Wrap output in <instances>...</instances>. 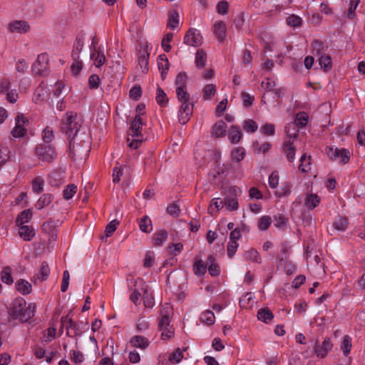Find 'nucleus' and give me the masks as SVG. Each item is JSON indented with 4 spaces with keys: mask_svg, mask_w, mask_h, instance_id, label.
Segmentation results:
<instances>
[{
    "mask_svg": "<svg viewBox=\"0 0 365 365\" xmlns=\"http://www.w3.org/2000/svg\"><path fill=\"white\" fill-rule=\"evenodd\" d=\"M36 305L30 303L26 307V302L22 297L14 299L10 304L9 313L10 316L21 322H26L31 319L35 314Z\"/></svg>",
    "mask_w": 365,
    "mask_h": 365,
    "instance_id": "1",
    "label": "nucleus"
},
{
    "mask_svg": "<svg viewBox=\"0 0 365 365\" xmlns=\"http://www.w3.org/2000/svg\"><path fill=\"white\" fill-rule=\"evenodd\" d=\"M143 125V122L140 115H135V118L131 122L129 136L127 139L128 146L130 148L136 149L139 147L143 141V137L141 133V130Z\"/></svg>",
    "mask_w": 365,
    "mask_h": 365,
    "instance_id": "2",
    "label": "nucleus"
},
{
    "mask_svg": "<svg viewBox=\"0 0 365 365\" xmlns=\"http://www.w3.org/2000/svg\"><path fill=\"white\" fill-rule=\"evenodd\" d=\"M81 126V124L77 119L76 113L73 111L66 113L61 121V129L66 134L68 139H73L78 133Z\"/></svg>",
    "mask_w": 365,
    "mask_h": 365,
    "instance_id": "3",
    "label": "nucleus"
},
{
    "mask_svg": "<svg viewBox=\"0 0 365 365\" xmlns=\"http://www.w3.org/2000/svg\"><path fill=\"white\" fill-rule=\"evenodd\" d=\"M35 153L38 160L51 163L56 158L54 147L49 144H39L36 147Z\"/></svg>",
    "mask_w": 365,
    "mask_h": 365,
    "instance_id": "4",
    "label": "nucleus"
},
{
    "mask_svg": "<svg viewBox=\"0 0 365 365\" xmlns=\"http://www.w3.org/2000/svg\"><path fill=\"white\" fill-rule=\"evenodd\" d=\"M48 56L46 53H41L38 56L36 60L32 65V72L34 75L46 76L48 71Z\"/></svg>",
    "mask_w": 365,
    "mask_h": 365,
    "instance_id": "5",
    "label": "nucleus"
},
{
    "mask_svg": "<svg viewBox=\"0 0 365 365\" xmlns=\"http://www.w3.org/2000/svg\"><path fill=\"white\" fill-rule=\"evenodd\" d=\"M326 153L331 160L339 161L341 164H346L349 160V152L345 148L329 147L327 148Z\"/></svg>",
    "mask_w": 365,
    "mask_h": 365,
    "instance_id": "6",
    "label": "nucleus"
},
{
    "mask_svg": "<svg viewBox=\"0 0 365 365\" xmlns=\"http://www.w3.org/2000/svg\"><path fill=\"white\" fill-rule=\"evenodd\" d=\"M333 348V343L329 337H325L322 344H319L318 340L314 346V351L318 358L324 359L327 355L328 352Z\"/></svg>",
    "mask_w": 365,
    "mask_h": 365,
    "instance_id": "7",
    "label": "nucleus"
},
{
    "mask_svg": "<svg viewBox=\"0 0 365 365\" xmlns=\"http://www.w3.org/2000/svg\"><path fill=\"white\" fill-rule=\"evenodd\" d=\"M16 126L12 130L11 134L14 138H21L26 133L25 125L29 123V120L22 113L16 115Z\"/></svg>",
    "mask_w": 365,
    "mask_h": 365,
    "instance_id": "8",
    "label": "nucleus"
},
{
    "mask_svg": "<svg viewBox=\"0 0 365 365\" xmlns=\"http://www.w3.org/2000/svg\"><path fill=\"white\" fill-rule=\"evenodd\" d=\"M184 43L190 46H200L202 43V36L196 29H190L184 37Z\"/></svg>",
    "mask_w": 365,
    "mask_h": 365,
    "instance_id": "9",
    "label": "nucleus"
},
{
    "mask_svg": "<svg viewBox=\"0 0 365 365\" xmlns=\"http://www.w3.org/2000/svg\"><path fill=\"white\" fill-rule=\"evenodd\" d=\"M181 106L178 110V121L185 125L190 120L192 114L193 104L189 101L180 102Z\"/></svg>",
    "mask_w": 365,
    "mask_h": 365,
    "instance_id": "10",
    "label": "nucleus"
},
{
    "mask_svg": "<svg viewBox=\"0 0 365 365\" xmlns=\"http://www.w3.org/2000/svg\"><path fill=\"white\" fill-rule=\"evenodd\" d=\"M160 319L158 322L159 329L171 327L170 319L173 315V309L169 304L164 305L160 309Z\"/></svg>",
    "mask_w": 365,
    "mask_h": 365,
    "instance_id": "11",
    "label": "nucleus"
},
{
    "mask_svg": "<svg viewBox=\"0 0 365 365\" xmlns=\"http://www.w3.org/2000/svg\"><path fill=\"white\" fill-rule=\"evenodd\" d=\"M85 37L86 34L83 31L79 32L76 36L71 54L73 60H78L80 58V53L84 46Z\"/></svg>",
    "mask_w": 365,
    "mask_h": 365,
    "instance_id": "12",
    "label": "nucleus"
},
{
    "mask_svg": "<svg viewBox=\"0 0 365 365\" xmlns=\"http://www.w3.org/2000/svg\"><path fill=\"white\" fill-rule=\"evenodd\" d=\"M129 344L132 347L144 350L149 346L150 341L145 336L135 335L130 339Z\"/></svg>",
    "mask_w": 365,
    "mask_h": 365,
    "instance_id": "13",
    "label": "nucleus"
},
{
    "mask_svg": "<svg viewBox=\"0 0 365 365\" xmlns=\"http://www.w3.org/2000/svg\"><path fill=\"white\" fill-rule=\"evenodd\" d=\"M293 142L291 140H284L282 152L285 155L287 160L290 163L293 162L295 159L296 148L293 146Z\"/></svg>",
    "mask_w": 365,
    "mask_h": 365,
    "instance_id": "14",
    "label": "nucleus"
},
{
    "mask_svg": "<svg viewBox=\"0 0 365 365\" xmlns=\"http://www.w3.org/2000/svg\"><path fill=\"white\" fill-rule=\"evenodd\" d=\"M61 324L62 326L66 327V334L68 336H72L73 335H78L79 334L77 324L71 319H69L68 316L61 318Z\"/></svg>",
    "mask_w": 365,
    "mask_h": 365,
    "instance_id": "15",
    "label": "nucleus"
},
{
    "mask_svg": "<svg viewBox=\"0 0 365 365\" xmlns=\"http://www.w3.org/2000/svg\"><path fill=\"white\" fill-rule=\"evenodd\" d=\"M90 57L94 61V65L96 68L101 67L106 61L103 48L101 46H98L96 51H91Z\"/></svg>",
    "mask_w": 365,
    "mask_h": 365,
    "instance_id": "16",
    "label": "nucleus"
},
{
    "mask_svg": "<svg viewBox=\"0 0 365 365\" xmlns=\"http://www.w3.org/2000/svg\"><path fill=\"white\" fill-rule=\"evenodd\" d=\"M226 31V24L223 21H219L215 23L213 32L219 42L222 43L225 40Z\"/></svg>",
    "mask_w": 365,
    "mask_h": 365,
    "instance_id": "17",
    "label": "nucleus"
},
{
    "mask_svg": "<svg viewBox=\"0 0 365 365\" xmlns=\"http://www.w3.org/2000/svg\"><path fill=\"white\" fill-rule=\"evenodd\" d=\"M290 253V246L287 241L280 244V252L277 255L276 258L279 265H282V262L288 259Z\"/></svg>",
    "mask_w": 365,
    "mask_h": 365,
    "instance_id": "18",
    "label": "nucleus"
},
{
    "mask_svg": "<svg viewBox=\"0 0 365 365\" xmlns=\"http://www.w3.org/2000/svg\"><path fill=\"white\" fill-rule=\"evenodd\" d=\"M227 133V125L223 120H218L212 128V135L215 138L225 136Z\"/></svg>",
    "mask_w": 365,
    "mask_h": 365,
    "instance_id": "19",
    "label": "nucleus"
},
{
    "mask_svg": "<svg viewBox=\"0 0 365 365\" xmlns=\"http://www.w3.org/2000/svg\"><path fill=\"white\" fill-rule=\"evenodd\" d=\"M19 236L25 241H30L35 235L34 229L28 225H20L19 226Z\"/></svg>",
    "mask_w": 365,
    "mask_h": 365,
    "instance_id": "20",
    "label": "nucleus"
},
{
    "mask_svg": "<svg viewBox=\"0 0 365 365\" xmlns=\"http://www.w3.org/2000/svg\"><path fill=\"white\" fill-rule=\"evenodd\" d=\"M242 137L240 128L237 125H232L228 131V138L232 144H237Z\"/></svg>",
    "mask_w": 365,
    "mask_h": 365,
    "instance_id": "21",
    "label": "nucleus"
},
{
    "mask_svg": "<svg viewBox=\"0 0 365 365\" xmlns=\"http://www.w3.org/2000/svg\"><path fill=\"white\" fill-rule=\"evenodd\" d=\"M348 225L349 220L346 217L338 215L335 217L332 226L336 230L344 232L347 229Z\"/></svg>",
    "mask_w": 365,
    "mask_h": 365,
    "instance_id": "22",
    "label": "nucleus"
},
{
    "mask_svg": "<svg viewBox=\"0 0 365 365\" xmlns=\"http://www.w3.org/2000/svg\"><path fill=\"white\" fill-rule=\"evenodd\" d=\"M16 289L23 295L29 294L32 290L31 284L26 279H21L16 282Z\"/></svg>",
    "mask_w": 365,
    "mask_h": 365,
    "instance_id": "23",
    "label": "nucleus"
},
{
    "mask_svg": "<svg viewBox=\"0 0 365 365\" xmlns=\"http://www.w3.org/2000/svg\"><path fill=\"white\" fill-rule=\"evenodd\" d=\"M158 69L161 71V78H165V76L169 69V61L165 54H160L158 59Z\"/></svg>",
    "mask_w": 365,
    "mask_h": 365,
    "instance_id": "24",
    "label": "nucleus"
},
{
    "mask_svg": "<svg viewBox=\"0 0 365 365\" xmlns=\"http://www.w3.org/2000/svg\"><path fill=\"white\" fill-rule=\"evenodd\" d=\"M11 32H26L29 29V24L24 21H16L11 23L9 26Z\"/></svg>",
    "mask_w": 365,
    "mask_h": 365,
    "instance_id": "25",
    "label": "nucleus"
},
{
    "mask_svg": "<svg viewBox=\"0 0 365 365\" xmlns=\"http://www.w3.org/2000/svg\"><path fill=\"white\" fill-rule=\"evenodd\" d=\"M53 195L50 193L43 194L35 204L37 210H42L44 207L49 205L53 200Z\"/></svg>",
    "mask_w": 365,
    "mask_h": 365,
    "instance_id": "26",
    "label": "nucleus"
},
{
    "mask_svg": "<svg viewBox=\"0 0 365 365\" xmlns=\"http://www.w3.org/2000/svg\"><path fill=\"white\" fill-rule=\"evenodd\" d=\"M257 318L264 323L269 324L273 319L274 315L269 308L264 307L258 310Z\"/></svg>",
    "mask_w": 365,
    "mask_h": 365,
    "instance_id": "27",
    "label": "nucleus"
},
{
    "mask_svg": "<svg viewBox=\"0 0 365 365\" xmlns=\"http://www.w3.org/2000/svg\"><path fill=\"white\" fill-rule=\"evenodd\" d=\"M244 257L246 260H249L252 262L258 264L262 262L259 253L256 249L254 248H250L249 250H246L244 253Z\"/></svg>",
    "mask_w": 365,
    "mask_h": 365,
    "instance_id": "28",
    "label": "nucleus"
},
{
    "mask_svg": "<svg viewBox=\"0 0 365 365\" xmlns=\"http://www.w3.org/2000/svg\"><path fill=\"white\" fill-rule=\"evenodd\" d=\"M320 202V197L317 194H309L304 200V205L309 210L314 209Z\"/></svg>",
    "mask_w": 365,
    "mask_h": 365,
    "instance_id": "29",
    "label": "nucleus"
},
{
    "mask_svg": "<svg viewBox=\"0 0 365 365\" xmlns=\"http://www.w3.org/2000/svg\"><path fill=\"white\" fill-rule=\"evenodd\" d=\"M168 232L165 230L162 229L157 231L153 235L155 245L162 246L168 240Z\"/></svg>",
    "mask_w": 365,
    "mask_h": 365,
    "instance_id": "30",
    "label": "nucleus"
},
{
    "mask_svg": "<svg viewBox=\"0 0 365 365\" xmlns=\"http://www.w3.org/2000/svg\"><path fill=\"white\" fill-rule=\"evenodd\" d=\"M292 184L290 182H284L282 183L279 190L275 192V195L277 197H286L292 192Z\"/></svg>",
    "mask_w": 365,
    "mask_h": 365,
    "instance_id": "31",
    "label": "nucleus"
},
{
    "mask_svg": "<svg viewBox=\"0 0 365 365\" xmlns=\"http://www.w3.org/2000/svg\"><path fill=\"white\" fill-rule=\"evenodd\" d=\"M33 212L30 209L23 210L16 218V225L20 226L28 222L32 217Z\"/></svg>",
    "mask_w": 365,
    "mask_h": 365,
    "instance_id": "32",
    "label": "nucleus"
},
{
    "mask_svg": "<svg viewBox=\"0 0 365 365\" xmlns=\"http://www.w3.org/2000/svg\"><path fill=\"white\" fill-rule=\"evenodd\" d=\"M319 63L324 71H329L332 68L331 58L329 55H322L319 58Z\"/></svg>",
    "mask_w": 365,
    "mask_h": 365,
    "instance_id": "33",
    "label": "nucleus"
},
{
    "mask_svg": "<svg viewBox=\"0 0 365 365\" xmlns=\"http://www.w3.org/2000/svg\"><path fill=\"white\" fill-rule=\"evenodd\" d=\"M207 62V54L202 49H199L195 54V63L196 66L201 69L204 68Z\"/></svg>",
    "mask_w": 365,
    "mask_h": 365,
    "instance_id": "34",
    "label": "nucleus"
},
{
    "mask_svg": "<svg viewBox=\"0 0 365 365\" xmlns=\"http://www.w3.org/2000/svg\"><path fill=\"white\" fill-rule=\"evenodd\" d=\"M140 230L145 232L149 233L152 231V222L148 216H143L139 221Z\"/></svg>",
    "mask_w": 365,
    "mask_h": 365,
    "instance_id": "35",
    "label": "nucleus"
},
{
    "mask_svg": "<svg viewBox=\"0 0 365 365\" xmlns=\"http://www.w3.org/2000/svg\"><path fill=\"white\" fill-rule=\"evenodd\" d=\"M288 223V218L282 214L274 216V226L277 229H284Z\"/></svg>",
    "mask_w": 365,
    "mask_h": 365,
    "instance_id": "36",
    "label": "nucleus"
},
{
    "mask_svg": "<svg viewBox=\"0 0 365 365\" xmlns=\"http://www.w3.org/2000/svg\"><path fill=\"white\" fill-rule=\"evenodd\" d=\"M223 201L224 205L230 211L237 210L239 207L238 201L235 197L227 195Z\"/></svg>",
    "mask_w": 365,
    "mask_h": 365,
    "instance_id": "37",
    "label": "nucleus"
},
{
    "mask_svg": "<svg viewBox=\"0 0 365 365\" xmlns=\"http://www.w3.org/2000/svg\"><path fill=\"white\" fill-rule=\"evenodd\" d=\"M207 266L201 259L196 260L193 264V272L197 276H202L206 272Z\"/></svg>",
    "mask_w": 365,
    "mask_h": 365,
    "instance_id": "38",
    "label": "nucleus"
},
{
    "mask_svg": "<svg viewBox=\"0 0 365 365\" xmlns=\"http://www.w3.org/2000/svg\"><path fill=\"white\" fill-rule=\"evenodd\" d=\"M155 99L158 104L161 107L165 106L168 101L166 93L160 86L157 88Z\"/></svg>",
    "mask_w": 365,
    "mask_h": 365,
    "instance_id": "39",
    "label": "nucleus"
},
{
    "mask_svg": "<svg viewBox=\"0 0 365 365\" xmlns=\"http://www.w3.org/2000/svg\"><path fill=\"white\" fill-rule=\"evenodd\" d=\"M207 263L210 264L208 267L209 273L212 277L219 275L220 273V267L215 263V258L212 255L207 257Z\"/></svg>",
    "mask_w": 365,
    "mask_h": 365,
    "instance_id": "40",
    "label": "nucleus"
},
{
    "mask_svg": "<svg viewBox=\"0 0 365 365\" xmlns=\"http://www.w3.org/2000/svg\"><path fill=\"white\" fill-rule=\"evenodd\" d=\"M50 274V268L48 264L46 262L41 263V269L37 274V278L41 281L43 282L47 279Z\"/></svg>",
    "mask_w": 365,
    "mask_h": 365,
    "instance_id": "41",
    "label": "nucleus"
},
{
    "mask_svg": "<svg viewBox=\"0 0 365 365\" xmlns=\"http://www.w3.org/2000/svg\"><path fill=\"white\" fill-rule=\"evenodd\" d=\"M1 281L7 284H11L14 282L11 276V268L9 266L4 267L1 274Z\"/></svg>",
    "mask_w": 365,
    "mask_h": 365,
    "instance_id": "42",
    "label": "nucleus"
},
{
    "mask_svg": "<svg viewBox=\"0 0 365 365\" xmlns=\"http://www.w3.org/2000/svg\"><path fill=\"white\" fill-rule=\"evenodd\" d=\"M310 156H307L306 154H303L300 158V164L299 165V170L303 173H307L311 170L310 167Z\"/></svg>",
    "mask_w": 365,
    "mask_h": 365,
    "instance_id": "43",
    "label": "nucleus"
},
{
    "mask_svg": "<svg viewBox=\"0 0 365 365\" xmlns=\"http://www.w3.org/2000/svg\"><path fill=\"white\" fill-rule=\"evenodd\" d=\"M245 150L242 147L234 148L231 153L232 159L236 162L242 161L245 155Z\"/></svg>",
    "mask_w": 365,
    "mask_h": 365,
    "instance_id": "44",
    "label": "nucleus"
},
{
    "mask_svg": "<svg viewBox=\"0 0 365 365\" xmlns=\"http://www.w3.org/2000/svg\"><path fill=\"white\" fill-rule=\"evenodd\" d=\"M351 346V338L349 335H345L341 345V349L345 356L350 353Z\"/></svg>",
    "mask_w": 365,
    "mask_h": 365,
    "instance_id": "45",
    "label": "nucleus"
},
{
    "mask_svg": "<svg viewBox=\"0 0 365 365\" xmlns=\"http://www.w3.org/2000/svg\"><path fill=\"white\" fill-rule=\"evenodd\" d=\"M214 313L210 310H206L202 313L200 316V321L208 325H212L215 323Z\"/></svg>",
    "mask_w": 365,
    "mask_h": 365,
    "instance_id": "46",
    "label": "nucleus"
},
{
    "mask_svg": "<svg viewBox=\"0 0 365 365\" xmlns=\"http://www.w3.org/2000/svg\"><path fill=\"white\" fill-rule=\"evenodd\" d=\"M202 93L203 98L205 100H210L216 93V86L214 84H207L204 87Z\"/></svg>",
    "mask_w": 365,
    "mask_h": 365,
    "instance_id": "47",
    "label": "nucleus"
},
{
    "mask_svg": "<svg viewBox=\"0 0 365 365\" xmlns=\"http://www.w3.org/2000/svg\"><path fill=\"white\" fill-rule=\"evenodd\" d=\"M44 180L41 177H36L32 181V189L34 192L40 193L43 190Z\"/></svg>",
    "mask_w": 365,
    "mask_h": 365,
    "instance_id": "48",
    "label": "nucleus"
},
{
    "mask_svg": "<svg viewBox=\"0 0 365 365\" xmlns=\"http://www.w3.org/2000/svg\"><path fill=\"white\" fill-rule=\"evenodd\" d=\"M77 192V186L74 184L68 185L63 191V196L65 200L71 199Z\"/></svg>",
    "mask_w": 365,
    "mask_h": 365,
    "instance_id": "49",
    "label": "nucleus"
},
{
    "mask_svg": "<svg viewBox=\"0 0 365 365\" xmlns=\"http://www.w3.org/2000/svg\"><path fill=\"white\" fill-rule=\"evenodd\" d=\"M179 15L178 13L175 11H172L169 14L168 27L171 29H175L178 26L179 24Z\"/></svg>",
    "mask_w": 365,
    "mask_h": 365,
    "instance_id": "50",
    "label": "nucleus"
},
{
    "mask_svg": "<svg viewBox=\"0 0 365 365\" xmlns=\"http://www.w3.org/2000/svg\"><path fill=\"white\" fill-rule=\"evenodd\" d=\"M272 223V218L270 216L264 215L261 217L258 222V228L260 230H267Z\"/></svg>",
    "mask_w": 365,
    "mask_h": 365,
    "instance_id": "51",
    "label": "nucleus"
},
{
    "mask_svg": "<svg viewBox=\"0 0 365 365\" xmlns=\"http://www.w3.org/2000/svg\"><path fill=\"white\" fill-rule=\"evenodd\" d=\"M308 121V115L304 112H300L297 114L296 118L294 119V125L304 127L307 125Z\"/></svg>",
    "mask_w": 365,
    "mask_h": 365,
    "instance_id": "52",
    "label": "nucleus"
},
{
    "mask_svg": "<svg viewBox=\"0 0 365 365\" xmlns=\"http://www.w3.org/2000/svg\"><path fill=\"white\" fill-rule=\"evenodd\" d=\"M187 75L185 72H180L175 78L177 88H186Z\"/></svg>",
    "mask_w": 365,
    "mask_h": 365,
    "instance_id": "53",
    "label": "nucleus"
},
{
    "mask_svg": "<svg viewBox=\"0 0 365 365\" xmlns=\"http://www.w3.org/2000/svg\"><path fill=\"white\" fill-rule=\"evenodd\" d=\"M243 129L247 132L255 133L258 125L256 122L252 119L245 120L242 125Z\"/></svg>",
    "mask_w": 365,
    "mask_h": 365,
    "instance_id": "54",
    "label": "nucleus"
},
{
    "mask_svg": "<svg viewBox=\"0 0 365 365\" xmlns=\"http://www.w3.org/2000/svg\"><path fill=\"white\" fill-rule=\"evenodd\" d=\"M313 54L319 56L324 50V43L319 40H314L312 43Z\"/></svg>",
    "mask_w": 365,
    "mask_h": 365,
    "instance_id": "55",
    "label": "nucleus"
},
{
    "mask_svg": "<svg viewBox=\"0 0 365 365\" xmlns=\"http://www.w3.org/2000/svg\"><path fill=\"white\" fill-rule=\"evenodd\" d=\"M176 95L180 102L189 101L190 100V94L186 88H176Z\"/></svg>",
    "mask_w": 365,
    "mask_h": 365,
    "instance_id": "56",
    "label": "nucleus"
},
{
    "mask_svg": "<svg viewBox=\"0 0 365 365\" xmlns=\"http://www.w3.org/2000/svg\"><path fill=\"white\" fill-rule=\"evenodd\" d=\"M119 225V221L117 220H113L110 222L106 227L105 234L106 237H110L117 229V226Z\"/></svg>",
    "mask_w": 365,
    "mask_h": 365,
    "instance_id": "57",
    "label": "nucleus"
},
{
    "mask_svg": "<svg viewBox=\"0 0 365 365\" xmlns=\"http://www.w3.org/2000/svg\"><path fill=\"white\" fill-rule=\"evenodd\" d=\"M173 36L172 33H168L163 38L161 46L165 52H169L171 49V46L169 43L172 41Z\"/></svg>",
    "mask_w": 365,
    "mask_h": 365,
    "instance_id": "58",
    "label": "nucleus"
},
{
    "mask_svg": "<svg viewBox=\"0 0 365 365\" xmlns=\"http://www.w3.org/2000/svg\"><path fill=\"white\" fill-rule=\"evenodd\" d=\"M361 0H350L349 8L347 12V17L350 19L355 16L356 9L359 4Z\"/></svg>",
    "mask_w": 365,
    "mask_h": 365,
    "instance_id": "59",
    "label": "nucleus"
},
{
    "mask_svg": "<svg viewBox=\"0 0 365 365\" xmlns=\"http://www.w3.org/2000/svg\"><path fill=\"white\" fill-rule=\"evenodd\" d=\"M238 243L237 241L235 240H230L227 246V255L230 258H232L235 254L237 252V250L238 248Z\"/></svg>",
    "mask_w": 365,
    "mask_h": 365,
    "instance_id": "60",
    "label": "nucleus"
},
{
    "mask_svg": "<svg viewBox=\"0 0 365 365\" xmlns=\"http://www.w3.org/2000/svg\"><path fill=\"white\" fill-rule=\"evenodd\" d=\"M279 173L277 171H273L271 175L269 176V179H268V183H269V186L272 188V189H274L277 187L278 184H279Z\"/></svg>",
    "mask_w": 365,
    "mask_h": 365,
    "instance_id": "61",
    "label": "nucleus"
},
{
    "mask_svg": "<svg viewBox=\"0 0 365 365\" xmlns=\"http://www.w3.org/2000/svg\"><path fill=\"white\" fill-rule=\"evenodd\" d=\"M122 166H115L113 168V182L115 184L120 182L121 176L123 175Z\"/></svg>",
    "mask_w": 365,
    "mask_h": 365,
    "instance_id": "62",
    "label": "nucleus"
},
{
    "mask_svg": "<svg viewBox=\"0 0 365 365\" xmlns=\"http://www.w3.org/2000/svg\"><path fill=\"white\" fill-rule=\"evenodd\" d=\"M142 91L140 86H134L129 91V96L135 101H138L141 97Z\"/></svg>",
    "mask_w": 365,
    "mask_h": 365,
    "instance_id": "63",
    "label": "nucleus"
},
{
    "mask_svg": "<svg viewBox=\"0 0 365 365\" xmlns=\"http://www.w3.org/2000/svg\"><path fill=\"white\" fill-rule=\"evenodd\" d=\"M53 132L51 128L46 127V128L43 129L42 133V138L45 143H51L53 140Z\"/></svg>",
    "mask_w": 365,
    "mask_h": 365,
    "instance_id": "64",
    "label": "nucleus"
}]
</instances>
